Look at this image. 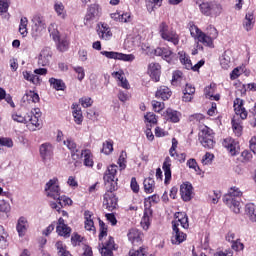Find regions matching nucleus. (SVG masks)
<instances>
[{
	"label": "nucleus",
	"instance_id": "obj_1",
	"mask_svg": "<svg viewBox=\"0 0 256 256\" xmlns=\"http://www.w3.org/2000/svg\"><path fill=\"white\" fill-rule=\"evenodd\" d=\"M241 197H243V192L237 186L229 188L227 194L223 197V202L229 209L239 215L241 213Z\"/></svg>",
	"mask_w": 256,
	"mask_h": 256
},
{
	"label": "nucleus",
	"instance_id": "obj_2",
	"mask_svg": "<svg viewBox=\"0 0 256 256\" xmlns=\"http://www.w3.org/2000/svg\"><path fill=\"white\" fill-rule=\"evenodd\" d=\"M100 234H99V252L101 256H113V251H115V240L113 237L109 236L108 239L103 242V237H107V225L103 220H99Z\"/></svg>",
	"mask_w": 256,
	"mask_h": 256
},
{
	"label": "nucleus",
	"instance_id": "obj_3",
	"mask_svg": "<svg viewBox=\"0 0 256 256\" xmlns=\"http://www.w3.org/2000/svg\"><path fill=\"white\" fill-rule=\"evenodd\" d=\"M158 33L163 41L179 45V34L173 28L169 27L166 22H161L158 26Z\"/></svg>",
	"mask_w": 256,
	"mask_h": 256
},
{
	"label": "nucleus",
	"instance_id": "obj_4",
	"mask_svg": "<svg viewBox=\"0 0 256 256\" xmlns=\"http://www.w3.org/2000/svg\"><path fill=\"white\" fill-rule=\"evenodd\" d=\"M198 141L204 149H213V147H215V135L213 130L207 126L201 128L198 134Z\"/></svg>",
	"mask_w": 256,
	"mask_h": 256
},
{
	"label": "nucleus",
	"instance_id": "obj_5",
	"mask_svg": "<svg viewBox=\"0 0 256 256\" xmlns=\"http://www.w3.org/2000/svg\"><path fill=\"white\" fill-rule=\"evenodd\" d=\"M117 169L118 166L112 164L108 166L104 174L105 189H108L109 191H117Z\"/></svg>",
	"mask_w": 256,
	"mask_h": 256
},
{
	"label": "nucleus",
	"instance_id": "obj_6",
	"mask_svg": "<svg viewBox=\"0 0 256 256\" xmlns=\"http://www.w3.org/2000/svg\"><path fill=\"white\" fill-rule=\"evenodd\" d=\"M32 28L31 33L32 37L34 39H37L38 37H41L43 35V32L47 28V24L45 23V17L41 14H35L32 17Z\"/></svg>",
	"mask_w": 256,
	"mask_h": 256
},
{
	"label": "nucleus",
	"instance_id": "obj_7",
	"mask_svg": "<svg viewBox=\"0 0 256 256\" xmlns=\"http://www.w3.org/2000/svg\"><path fill=\"white\" fill-rule=\"evenodd\" d=\"M45 192L47 197L51 199H58L59 195H61V188L59 187V179L52 178L45 185Z\"/></svg>",
	"mask_w": 256,
	"mask_h": 256
},
{
	"label": "nucleus",
	"instance_id": "obj_8",
	"mask_svg": "<svg viewBox=\"0 0 256 256\" xmlns=\"http://www.w3.org/2000/svg\"><path fill=\"white\" fill-rule=\"evenodd\" d=\"M99 17H101V6H99V4H92L88 7L85 15V24L91 25V23L99 21Z\"/></svg>",
	"mask_w": 256,
	"mask_h": 256
},
{
	"label": "nucleus",
	"instance_id": "obj_9",
	"mask_svg": "<svg viewBox=\"0 0 256 256\" xmlns=\"http://www.w3.org/2000/svg\"><path fill=\"white\" fill-rule=\"evenodd\" d=\"M100 53L107 59H115L117 61H125L127 63H132V61H135V55L133 54H123L115 51H101Z\"/></svg>",
	"mask_w": 256,
	"mask_h": 256
},
{
	"label": "nucleus",
	"instance_id": "obj_10",
	"mask_svg": "<svg viewBox=\"0 0 256 256\" xmlns=\"http://www.w3.org/2000/svg\"><path fill=\"white\" fill-rule=\"evenodd\" d=\"M113 191L115 190L106 189V193L104 194L103 205L108 211H114V209H117V197Z\"/></svg>",
	"mask_w": 256,
	"mask_h": 256
},
{
	"label": "nucleus",
	"instance_id": "obj_11",
	"mask_svg": "<svg viewBox=\"0 0 256 256\" xmlns=\"http://www.w3.org/2000/svg\"><path fill=\"white\" fill-rule=\"evenodd\" d=\"M54 150H55V147L50 142H45L40 145L39 153L44 163H47V161H49V159L53 157Z\"/></svg>",
	"mask_w": 256,
	"mask_h": 256
},
{
	"label": "nucleus",
	"instance_id": "obj_12",
	"mask_svg": "<svg viewBox=\"0 0 256 256\" xmlns=\"http://www.w3.org/2000/svg\"><path fill=\"white\" fill-rule=\"evenodd\" d=\"M97 35L99 39H102V41H111V39H113L111 27H109L106 23H99L97 25Z\"/></svg>",
	"mask_w": 256,
	"mask_h": 256
},
{
	"label": "nucleus",
	"instance_id": "obj_13",
	"mask_svg": "<svg viewBox=\"0 0 256 256\" xmlns=\"http://www.w3.org/2000/svg\"><path fill=\"white\" fill-rule=\"evenodd\" d=\"M172 231V245H181V243L187 239V234L181 232V230L177 228V222H172Z\"/></svg>",
	"mask_w": 256,
	"mask_h": 256
},
{
	"label": "nucleus",
	"instance_id": "obj_14",
	"mask_svg": "<svg viewBox=\"0 0 256 256\" xmlns=\"http://www.w3.org/2000/svg\"><path fill=\"white\" fill-rule=\"evenodd\" d=\"M53 57V53L51 52V48L45 47L43 48L38 55V65L39 67H47L49 63H51V58Z\"/></svg>",
	"mask_w": 256,
	"mask_h": 256
},
{
	"label": "nucleus",
	"instance_id": "obj_15",
	"mask_svg": "<svg viewBox=\"0 0 256 256\" xmlns=\"http://www.w3.org/2000/svg\"><path fill=\"white\" fill-rule=\"evenodd\" d=\"M111 75L114 79H116L119 87H122V89L126 90L131 89V85L125 77V72L123 70L119 69L118 71H114Z\"/></svg>",
	"mask_w": 256,
	"mask_h": 256
},
{
	"label": "nucleus",
	"instance_id": "obj_16",
	"mask_svg": "<svg viewBox=\"0 0 256 256\" xmlns=\"http://www.w3.org/2000/svg\"><path fill=\"white\" fill-rule=\"evenodd\" d=\"M180 195L184 201H191V199H193V185L190 182L181 184Z\"/></svg>",
	"mask_w": 256,
	"mask_h": 256
},
{
	"label": "nucleus",
	"instance_id": "obj_17",
	"mask_svg": "<svg viewBox=\"0 0 256 256\" xmlns=\"http://www.w3.org/2000/svg\"><path fill=\"white\" fill-rule=\"evenodd\" d=\"M29 230V220L25 216H21L16 223V231L19 237H25Z\"/></svg>",
	"mask_w": 256,
	"mask_h": 256
},
{
	"label": "nucleus",
	"instance_id": "obj_18",
	"mask_svg": "<svg viewBox=\"0 0 256 256\" xmlns=\"http://www.w3.org/2000/svg\"><path fill=\"white\" fill-rule=\"evenodd\" d=\"M54 13L57 15L59 19H62L65 21L67 19V8L65 7V4L60 0H55L53 4Z\"/></svg>",
	"mask_w": 256,
	"mask_h": 256
},
{
	"label": "nucleus",
	"instance_id": "obj_19",
	"mask_svg": "<svg viewBox=\"0 0 256 256\" xmlns=\"http://www.w3.org/2000/svg\"><path fill=\"white\" fill-rule=\"evenodd\" d=\"M177 145H179V142L175 138H172V146L169 149V155L170 157H174L179 163H185L187 155L185 153L177 154Z\"/></svg>",
	"mask_w": 256,
	"mask_h": 256
},
{
	"label": "nucleus",
	"instance_id": "obj_20",
	"mask_svg": "<svg viewBox=\"0 0 256 256\" xmlns=\"http://www.w3.org/2000/svg\"><path fill=\"white\" fill-rule=\"evenodd\" d=\"M56 233H58L60 237H65L66 239L71 236V227L65 224V220L63 218L58 219Z\"/></svg>",
	"mask_w": 256,
	"mask_h": 256
},
{
	"label": "nucleus",
	"instance_id": "obj_21",
	"mask_svg": "<svg viewBox=\"0 0 256 256\" xmlns=\"http://www.w3.org/2000/svg\"><path fill=\"white\" fill-rule=\"evenodd\" d=\"M172 223H176L177 228H179V225H181L183 229H189V217L185 212L175 213V220H173Z\"/></svg>",
	"mask_w": 256,
	"mask_h": 256
},
{
	"label": "nucleus",
	"instance_id": "obj_22",
	"mask_svg": "<svg viewBox=\"0 0 256 256\" xmlns=\"http://www.w3.org/2000/svg\"><path fill=\"white\" fill-rule=\"evenodd\" d=\"M148 74L150 75L151 79L155 80L156 82L159 81L161 77V65L155 62L150 63L148 65Z\"/></svg>",
	"mask_w": 256,
	"mask_h": 256
},
{
	"label": "nucleus",
	"instance_id": "obj_23",
	"mask_svg": "<svg viewBox=\"0 0 256 256\" xmlns=\"http://www.w3.org/2000/svg\"><path fill=\"white\" fill-rule=\"evenodd\" d=\"M63 145H65V147L69 149L73 159H79V148L77 147V143H75V140H73L72 138H67L63 141Z\"/></svg>",
	"mask_w": 256,
	"mask_h": 256
},
{
	"label": "nucleus",
	"instance_id": "obj_24",
	"mask_svg": "<svg viewBox=\"0 0 256 256\" xmlns=\"http://www.w3.org/2000/svg\"><path fill=\"white\" fill-rule=\"evenodd\" d=\"M231 59H233V52L231 50H227L221 55L220 65L222 69H229L233 65Z\"/></svg>",
	"mask_w": 256,
	"mask_h": 256
},
{
	"label": "nucleus",
	"instance_id": "obj_25",
	"mask_svg": "<svg viewBox=\"0 0 256 256\" xmlns=\"http://www.w3.org/2000/svg\"><path fill=\"white\" fill-rule=\"evenodd\" d=\"M234 111L235 114L242 119L247 117V110L243 106V100L241 98H236L234 100Z\"/></svg>",
	"mask_w": 256,
	"mask_h": 256
},
{
	"label": "nucleus",
	"instance_id": "obj_26",
	"mask_svg": "<svg viewBox=\"0 0 256 256\" xmlns=\"http://www.w3.org/2000/svg\"><path fill=\"white\" fill-rule=\"evenodd\" d=\"M223 147L228 149L229 153L234 156L237 155V149H239V143L233 138H226L223 141Z\"/></svg>",
	"mask_w": 256,
	"mask_h": 256
},
{
	"label": "nucleus",
	"instance_id": "obj_27",
	"mask_svg": "<svg viewBox=\"0 0 256 256\" xmlns=\"http://www.w3.org/2000/svg\"><path fill=\"white\" fill-rule=\"evenodd\" d=\"M79 159H83L85 167H93V153L89 149H84L79 154Z\"/></svg>",
	"mask_w": 256,
	"mask_h": 256
},
{
	"label": "nucleus",
	"instance_id": "obj_28",
	"mask_svg": "<svg viewBox=\"0 0 256 256\" xmlns=\"http://www.w3.org/2000/svg\"><path fill=\"white\" fill-rule=\"evenodd\" d=\"M163 116L167 121H170L171 123H179L181 119V113L171 108H168L164 112Z\"/></svg>",
	"mask_w": 256,
	"mask_h": 256
},
{
	"label": "nucleus",
	"instance_id": "obj_29",
	"mask_svg": "<svg viewBox=\"0 0 256 256\" xmlns=\"http://www.w3.org/2000/svg\"><path fill=\"white\" fill-rule=\"evenodd\" d=\"M162 169L165 175L164 183L165 185H169V181H171V158L169 156L165 158Z\"/></svg>",
	"mask_w": 256,
	"mask_h": 256
},
{
	"label": "nucleus",
	"instance_id": "obj_30",
	"mask_svg": "<svg viewBox=\"0 0 256 256\" xmlns=\"http://www.w3.org/2000/svg\"><path fill=\"white\" fill-rule=\"evenodd\" d=\"M153 216V211L150 208L144 209V214L141 219V226L144 231H147L151 226V217Z\"/></svg>",
	"mask_w": 256,
	"mask_h": 256
},
{
	"label": "nucleus",
	"instance_id": "obj_31",
	"mask_svg": "<svg viewBox=\"0 0 256 256\" xmlns=\"http://www.w3.org/2000/svg\"><path fill=\"white\" fill-rule=\"evenodd\" d=\"M72 116L76 125H81V123H83V111L78 104H72Z\"/></svg>",
	"mask_w": 256,
	"mask_h": 256
},
{
	"label": "nucleus",
	"instance_id": "obj_32",
	"mask_svg": "<svg viewBox=\"0 0 256 256\" xmlns=\"http://www.w3.org/2000/svg\"><path fill=\"white\" fill-rule=\"evenodd\" d=\"M215 84H210L204 89V95L207 99H211V101H219L221 99V96L219 94L215 95Z\"/></svg>",
	"mask_w": 256,
	"mask_h": 256
},
{
	"label": "nucleus",
	"instance_id": "obj_33",
	"mask_svg": "<svg viewBox=\"0 0 256 256\" xmlns=\"http://www.w3.org/2000/svg\"><path fill=\"white\" fill-rule=\"evenodd\" d=\"M178 57L181 65H183L184 69L190 70L192 67L191 58L188 56L187 52L180 51L178 52Z\"/></svg>",
	"mask_w": 256,
	"mask_h": 256
},
{
	"label": "nucleus",
	"instance_id": "obj_34",
	"mask_svg": "<svg viewBox=\"0 0 256 256\" xmlns=\"http://www.w3.org/2000/svg\"><path fill=\"white\" fill-rule=\"evenodd\" d=\"M255 25V16L253 12L246 13V16L243 21V27L246 31H251Z\"/></svg>",
	"mask_w": 256,
	"mask_h": 256
},
{
	"label": "nucleus",
	"instance_id": "obj_35",
	"mask_svg": "<svg viewBox=\"0 0 256 256\" xmlns=\"http://www.w3.org/2000/svg\"><path fill=\"white\" fill-rule=\"evenodd\" d=\"M23 103H39V94L34 91H26L24 96L22 97Z\"/></svg>",
	"mask_w": 256,
	"mask_h": 256
},
{
	"label": "nucleus",
	"instance_id": "obj_36",
	"mask_svg": "<svg viewBox=\"0 0 256 256\" xmlns=\"http://www.w3.org/2000/svg\"><path fill=\"white\" fill-rule=\"evenodd\" d=\"M245 213L248 219L252 223H256V205L255 204H252V203L247 204L245 206Z\"/></svg>",
	"mask_w": 256,
	"mask_h": 256
},
{
	"label": "nucleus",
	"instance_id": "obj_37",
	"mask_svg": "<svg viewBox=\"0 0 256 256\" xmlns=\"http://www.w3.org/2000/svg\"><path fill=\"white\" fill-rule=\"evenodd\" d=\"M156 97L157 99H162L163 101H167V99L171 97V90L167 86H161L156 91Z\"/></svg>",
	"mask_w": 256,
	"mask_h": 256
},
{
	"label": "nucleus",
	"instance_id": "obj_38",
	"mask_svg": "<svg viewBox=\"0 0 256 256\" xmlns=\"http://www.w3.org/2000/svg\"><path fill=\"white\" fill-rule=\"evenodd\" d=\"M196 41H198V43H203L205 47H210L211 49L215 47L213 44L214 40L209 35L205 34V32H202Z\"/></svg>",
	"mask_w": 256,
	"mask_h": 256
},
{
	"label": "nucleus",
	"instance_id": "obj_39",
	"mask_svg": "<svg viewBox=\"0 0 256 256\" xmlns=\"http://www.w3.org/2000/svg\"><path fill=\"white\" fill-rule=\"evenodd\" d=\"M49 83L50 87H52V89H55L56 91H65L67 87L63 80L57 78H50Z\"/></svg>",
	"mask_w": 256,
	"mask_h": 256
},
{
	"label": "nucleus",
	"instance_id": "obj_40",
	"mask_svg": "<svg viewBox=\"0 0 256 256\" xmlns=\"http://www.w3.org/2000/svg\"><path fill=\"white\" fill-rule=\"evenodd\" d=\"M127 237L131 243H139L141 241V232L137 228H132L128 231Z\"/></svg>",
	"mask_w": 256,
	"mask_h": 256
},
{
	"label": "nucleus",
	"instance_id": "obj_41",
	"mask_svg": "<svg viewBox=\"0 0 256 256\" xmlns=\"http://www.w3.org/2000/svg\"><path fill=\"white\" fill-rule=\"evenodd\" d=\"M7 237H9V234H7L5 228L0 225V249H7V247H9Z\"/></svg>",
	"mask_w": 256,
	"mask_h": 256
},
{
	"label": "nucleus",
	"instance_id": "obj_42",
	"mask_svg": "<svg viewBox=\"0 0 256 256\" xmlns=\"http://www.w3.org/2000/svg\"><path fill=\"white\" fill-rule=\"evenodd\" d=\"M48 31L50 33V37H52L53 41H59L61 39V35L59 34L57 23L53 22L48 26Z\"/></svg>",
	"mask_w": 256,
	"mask_h": 256
},
{
	"label": "nucleus",
	"instance_id": "obj_43",
	"mask_svg": "<svg viewBox=\"0 0 256 256\" xmlns=\"http://www.w3.org/2000/svg\"><path fill=\"white\" fill-rule=\"evenodd\" d=\"M212 17H219L223 13V5L219 2H210Z\"/></svg>",
	"mask_w": 256,
	"mask_h": 256
},
{
	"label": "nucleus",
	"instance_id": "obj_44",
	"mask_svg": "<svg viewBox=\"0 0 256 256\" xmlns=\"http://www.w3.org/2000/svg\"><path fill=\"white\" fill-rule=\"evenodd\" d=\"M11 117L16 123H29V114L23 115L21 112H13Z\"/></svg>",
	"mask_w": 256,
	"mask_h": 256
},
{
	"label": "nucleus",
	"instance_id": "obj_45",
	"mask_svg": "<svg viewBox=\"0 0 256 256\" xmlns=\"http://www.w3.org/2000/svg\"><path fill=\"white\" fill-rule=\"evenodd\" d=\"M27 25H29V20L27 17H22L19 24V33L22 35V37H27V35H29V32L27 31Z\"/></svg>",
	"mask_w": 256,
	"mask_h": 256
},
{
	"label": "nucleus",
	"instance_id": "obj_46",
	"mask_svg": "<svg viewBox=\"0 0 256 256\" xmlns=\"http://www.w3.org/2000/svg\"><path fill=\"white\" fill-rule=\"evenodd\" d=\"M23 77L26 81H29L30 83H33V85H39L41 83V80L39 79V76L29 72V71H24L23 72Z\"/></svg>",
	"mask_w": 256,
	"mask_h": 256
},
{
	"label": "nucleus",
	"instance_id": "obj_47",
	"mask_svg": "<svg viewBox=\"0 0 256 256\" xmlns=\"http://www.w3.org/2000/svg\"><path fill=\"white\" fill-rule=\"evenodd\" d=\"M188 29L191 37H193L195 40H197L199 35L203 33V31H201V29H199V27H197L193 22L188 23Z\"/></svg>",
	"mask_w": 256,
	"mask_h": 256
},
{
	"label": "nucleus",
	"instance_id": "obj_48",
	"mask_svg": "<svg viewBox=\"0 0 256 256\" xmlns=\"http://www.w3.org/2000/svg\"><path fill=\"white\" fill-rule=\"evenodd\" d=\"M145 193H153L155 191V180L153 178H146L144 180Z\"/></svg>",
	"mask_w": 256,
	"mask_h": 256
},
{
	"label": "nucleus",
	"instance_id": "obj_49",
	"mask_svg": "<svg viewBox=\"0 0 256 256\" xmlns=\"http://www.w3.org/2000/svg\"><path fill=\"white\" fill-rule=\"evenodd\" d=\"M54 201H56V203L58 205H60V207H65L67 205H73V200H71V198L63 195H59Z\"/></svg>",
	"mask_w": 256,
	"mask_h": 256
},
{
	"label": "nucleus",
	"instance_id": "obj_50",
	"mask_svg": "<svg viewBox=\"0 0 256 256\" xmlns=\"http://www.w3.org/2000/svg\"><path fill=\"white\" fill-rule=\"evenodd\" d=\"M199 9L203 15H206V17H212L211 12V2H203L199 5Z\"/></svg>",
	"mask_w": 256,
	"mask_h": 256
},
{
	"label": "nucleus",
	"instance_id": "obj_51",
	"mask_svg": "<svg viewBox=\"0 0 256 256\" xmlns=\"http://www.w3.org/2000/svg\"><path fill=\"white\" fill-rule=\"evenodd\" d=\"M102 153H104V155H111L113 153V141L112 140H106L103 143Z\"/></svg>",
	"mask_w": 256,
	"mask_h": 256
},
{
	"label": "nucleus",
	"instance_id": "obj_52",
	"mask_svg": "<svg viewBox=\"0 0 256 256\" xmlns=\"http://www.w3.org/2000/svg\"><path fill=\"white\" fill-rule=\"evenodd\" d=\"M55 248L57 250V255L61 256L64 253H67V245H65V243H63V241H57L55 244Z\"/></svg>",
	"mask_w": 256,
	"mask_h": 256
},
{
	"label": "nucleus",
	"instance_id": "obj_53",
	"mask_svg": "<svg viewBox=\"0 0 256 256\" xmlns=\"http://www.w3.org/2000/svg\"><path fill=\"white\" fill-rule=\"evenodd\" d=\"M145 122L150 123V125H157V115L153 112H148L144 116Z\"/></svg>",
	"mask_w": 256,
	"mask_h": 256
},
{
	"label": "nucleus",
	"instance_id": "obj_54",
	"mask_svg": "<svg viewBox=\"0 0 256 256\" xmlns=\"http://www.w3.org/2000/svg\"><path fill=\"white\" fill-rule=\"evenodd\" d=\"M206 31V35H208V37L212 38L214 41L217 39V37H219V32L213 25L208 26Z\"/></svg>",
	"mask_w": 256,
	"mask_h": 256
},
{
	"label": "nucleus",
	"instance_id": "obj_55",
	"mask_svg": "<svg viewBox=\"0 0 256 256\" xmlns=\"http://www.w3.org/2000/svg\"><path fill=\"white\" fill-rule=\"evenodd\" d=\"M232 129L237 137H241V132L243 131L241 123L237 122L235 119H232Z\"/></svg>",
	"mask_w": 256,
	"mask_h": 256
},
{
	"label": "nucleus",
	"instance_id": "obj_56",
	"mask_svg": "<svg viewBox=\"0 0 256 256\" xmlns=\"http://www.w3.org/2000/svg\"><path fill=\"white\" fill-rule=\"evenodd\" d=\"M152 107L156 113H161V111H163L165 109V103L159 102L157 100H153Z\"/></svg>",
	"mask_w": 256,
	"mask_h": 256
},
{
	"label": "nucleus",
	"instance_id": "obj_57",
	"mask_svg": "<svg viewBox=\"0 0 256 256\" xmlns=\"http://www.w3.org/2000/svg\"><path fill=\"white\" fill-rule=\"evenodd\" d=\"M183 81V72L181 71H174L172 76V83L173 85H177Z\"/></svg>",
	"mask_w": 256,
	"mask_h": 256
},
{
	"label": "nucleus",
	"instance_id": "obj_58",
	"mask_svg": "<svg viewBox=\"0 0 256 256\" xmlns=\"http://www.w3.org/2000/svg\"><path fill=\"white\" fill-rule=\"evenodd\" d=\"M0 146L8 147V149H11V147H13V139L7 137H0Z\"/></svg>",
	"mask_w": 256,
	"mask_h": 256
},
{
	"label": "nucleus",
	"instance_id": "obj_59",
	"mask_svg": "<svg viewBox=\"0 0 256 256\" xmlns=\"http://www.w3.org/2000/svg\"><path fill=\"white\" fill-rule=\"evenodd\" d=\"M57 44V49L59 51L65 52L67 51V49H69V42H67V40H61L59 38V41H56Z\"/></svg>",
	"mask_w": 256,
	"mask_h": 256
},
{
	"label": "nucleus",
	"instance_id": "obj_60",
	"mask_svg": "<svg viewBox=\"0 0 256 256\" xmlns=\"http://www.w3.org/2000/svg\"><path fill=\"white\" fill-rule=\"evenodd\" d=\"M215 156L209 152L206 153L205 156L202 157L201 159V163L202 165H211V163H213V158Z\"/></svg>",
	"mask_w": 256,
	"mask_h": 256
},
{
	"label": "nucleus",
	"instance_id": "obj_61",
	"mask_svg": "<svg viewBox=\"0 0 256 256\" xmlns=\"http://www.w3.org/2000/svg\"><path fill=\"white\" fill-rule=\"evenodd\" d=\"M231 247L234 251H243V249H245V245L242 243L240 239H236L232 243Z\"/></svg>",
	"mask_w": 256,
	"mask_h": 256
},
{
	"label": "nucleus",
	"instance_id": "obj_62",
	"mask_svg": "<svg viewBox=\"0 0 256 256\" xmlns=\"http://www.w3.org/2000/svg\"><path fill=\"white\" fill-rule=\"evenodd\" d=\"M79 103L85 109H87V107H91V105H93V100L91 99V97H82V98L79 99Z\"/></svg>",
	"mask_w": 256,
	"mask_h": 256
},
{
	"label": "nucleus",
	"instance_id": "obj_63",
	"mask_svg": "<svg viewBox=\"0 0 256 256\" xmlns=\"http://www.w3.org/2000/svg\"><path fill=\"white\" fill-rule=\"evenodd\" d=\"M7 11H9V1L0 0V15H3V13H7Z\"/></svg>",
	"mask_w": 256,
	"mask_h": 256
},
{
	"label": "nucleus",
	"instance_id": "obj_64",
	"mask_svg": "<svg viewBox=\"0 0 256 256\" xmlns=\"http://www.w3.org/2000/svg\"><path fill=\"white\" fill-rule=\"evenodd\" d=\"M129 256H146L145 255V249L140 248L139 250H131L129 252Z\"/></svg>",
	"mask_w": 256,
	"mask_h": 256
}]
</instances>
